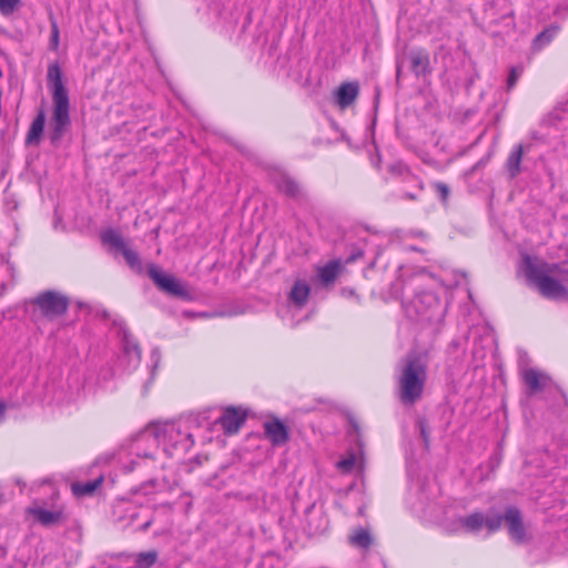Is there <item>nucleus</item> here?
I'll use <instances>...</instances> for the list:
<instances>
[{
    "mask_svg": "<svg viewBox=\"0 0 568 568\" xmlns=\"http://www.w3.org/2000/svg\"><path fill=\"white\" fill-rule=\"evenodd\" d=\"M47 80L53 101L49 140L52 146L58 148L63 135L71 128L69 91L63 83V74L58 61L49 64Z\"/></svg>",
    "mask_w": 568,
    "mask_h": 568,
    "instance_id": "obj_1",
    "label": "nucleus"
},
{
    "mask_svg": "<svg viewBox=\"0 0 568 568\" xmlns=\"http://www.w3.org/2000/svg\"><path fill=\"white\" fill-rule=\"evenodd\" d=\"M397 397L403 405L416 404L424 394L427 364L416 353H408L397 365Z\"/></svg>",
    "mask_w": 568,
    "mask_h": 568,
    "instance_id": "obj_2",
    "label": "nucleus"
},
{
    "mask_svg": "<svg viewBox=\"0 0 568 568\" xmlns=\"http://www.w3.org/2000/svg\"><path fill=\"white\" fill-rule=\"evenodd\" d=\"M403 310L406 317L424 327H430L434 333H439L447 305L432 291H419L410 300L403 301Z\"/></svg>",
    "mask_w": 568,
    "mask_h": 568,
    "instance_id": "obj_3",
    "label": "nucleus"
},
{
    "mask_svg": "<svg viewBox=\"0 0 568 568\" xmlns=\"http://www.w3.org/2000/svg\"><path fill=\"white\" fill-rule=\"evenodd\" d=\"M521 267L527 281L538 290L542 297L551 301L568 300V287L537 266V257L524 254Z\"/></svg>",
    "mask_w": 568,
    "mask_h": 568,
    "instance_id": "obj_4",
    "label": "nucleus"
},
{
    "mask_svg": "<svg viewBox=\"0 0 568 568\" xmlns=\"http://www.w3.org/2000/svg\"><path fill=\"white\" fill-rule=\"evenodd\" d=\"M27 304L31 307L33 317L54 321L67 314L70 298L59 291L45 290L31 297Z\"/></svg>",
    "mask_w": 568,
    "mask_h": 568,
    "instance_id": "obj_5",
    "label": "nucleus"
},
{
    "mask_svg": "<svg viewBox=\"0 0 568 568\" xmlns=\"http://www.w3.org/2000/svg\"><path fill=\"white\" fill-rule=\"evenodd\" d=\"M100 237L103 245H109L114 248L115 252L123 255L126 264L133 272L143 274L144 267L139 253L128 246L119 231L106 229L101 233Z\"/></svg>",
    "mask_w": 568,
    "mask_h": 568,
    "instance_id": "obj_6",
    "label": "nucleus"
},
{
    "mask_svg": "<svg viewBox=\"0 0 568 568\" xmlns=\"http://www.w3.org/2000/svg\"><path fill=\"white\" fill-rule=\"evenodd\" d=\"M499 517L500 527L505 523L508 536L516 545L529 544L532 540V535L524 523L523 513L517 506H507L504 513H499Z\"/></svg>",
    "mask_w": 568,
    "mask_h": 568,
    "instance_id": "obj_7",
    "label": "nucleus"
},
{
    "mask_svg": "<svg viewBox=\"0 0 568 568\" xmlns=\"http://www.w3.org/2000/svg\"><path fill=\"white\" fill-rule=\"evenodd\" d=\"M148 275L161 292L185 301L191 300V294L184 284L174 275L164 273L159 265L149 264Z\"/></svg>",
    "mask_w": 568,
    "mask_h": 568,
    "instance_id": "obj_8",
    "label": "nucleus"
},
{
    "mask_svg": "<svg viewBox=\"0 0 568 568\" xmlns=\"http://www.w3.org/2000/svg\"><path fill=\"white\" fill-rule=\"evenodd\" d=\"M499 513L495 508H490L485 515L481 511H474L459 519L462 528L469 534H478L483 527H486L489 534L500 529Z\"/></svg>",
    "mask_w": 568,
    "mask_h": 568,
    "instance_id": "obj_9",
    "label": "nucleus"
},
{
    "mask_svg": "<svg viewBox=\"0 0 568 568\" xmlns=\"http://www.w3.org/2000/svg\"><path fill=\"white\" fill-rule=\"evenodd\" d=\"M264 436L274 447H280L290 442L288 427L277 417L263 424Z\"/></svg>",
    "mask_w": 568,
    "mask_h": 568,
    "instance_id": "obj_10",
    "label": "nucleus"
},
{
    "mask_svg": "<svg viewBox=\"0 0 568 568\" xmlns=\"http://www.w3.org/2000/svg\"><path fill=\"white\" fill-rule=\"evenodd\" d=\"M276 189L290 199L297 202L306 200V194L301 184L286 173H281L274 179Z\"/></svg>",
    "mask_w": 568,
    "mask_h": 568,
    "instance_id": "obj_11",
    "label": "nucleus"
},
{
    "mask_svg": "<svg viewBox=\"0 0 568 568\" xmlns=\"http://www.w3.org/2000/svg\"><path fill=\"white\" fill-rule=\"evenodd\" d=\"M306 529L308 535H322L329 526V520L322 509H316L314 505L305 510Z\"/></svg>",
    "mask_w": 568,
    "mask_h": 568,
    "instance_id": "obj_12",
    "label": "nucleus"
},
{
    "mask_svg": "<svg viewBox=\"0 0 568 568\" xmlns=\"http://www.w3.org/2000/svg\"><path fill=\"white\" fill-rule=\"evenodd\" d=\"M163 433L164 439L172 443L174 449L187 452L194 445V439L191 433H182L175 425H170L163 430H158L155 436L159 437Z\"/></svg>",
    "mask_w": 568,
    "mask_h": 568,
    "instance_id": "obj_13",
    "label": "nucleus"
},
{
    "mask_svg": "<svg viewBox=\"0 0 568 568\" xmlns=\"http://www.w3.org/2000/svg\"><path fill=\"white\" fill-rule=\"evenodd\" d=\"M246 420V413L240 412L234 407H227L223 414L216 419L224 433L227 435H232L239 432L240 427Z\"/></svg>",
    "mask_w": 568,
    "mask_h": 568,
    "instance_id": "obj_14",
    "label": "nucleus"
},
{
    "mask_svg": "<svg viewBox=\"0 0 568 568\" xmlns=\"http://www.w3.org/2000/svg\"><path fill=\"white\" fill-rule=\"evenodd\" d=\"M409 70L417 77H425L430 73L429 54L425 49H412L407 53Z\"/></svg>",
    "mask_w": 568,
    "mask_h": 568,
    "instance_id": "obj_15",
    "label": "nucleus"
},
{
    "mask_svg": "<svg viewBox=\"0 0 568 568\" xmlns=\"http://www.w3.org/2000/svg\"><path fill=\"white\" fill-rule=\"evenodd\" d=\"M359 94V84L357 81L343 82L335 91V103L341 109L351 106Z\"/></svg>",
    "mask_w": 568,
    "mask_h": 568,
    "instance_id": "obj_16",
    "label": "nucleus"
},
{
    "mask_svg": "<svg viewBox=\"0 0 568 568\" xmlns=\"http://www.w3.org/2000/svg\"><path fill=\"white\" fill-rule=\"evenodd\" d=\"M45 124V112L43 109H40L31 122V125L28 130L26 143L29 145L39 144L41 141V136L43 134Z\"/></svg>",
    "mask_w": 568,
    "mask_h": 568,
    "instance_id": "obj_17",
    "label": "nucleus"
},
{
    "mask_svg": "<svg viewBox=\"0 0 568 568\" xmlns=\"http://www.w3.org/2000/svg\"><path fill=\"white\" fill-rule=\"evenodd\" d=\"M30 514L33 515L37 521L42 526L50 527L58 525L63 520V513L61 510H48L41 507L30 508Z\"/></svg>",
    "mask_w": 568,
    "mask_h": 568,
    "instance_id": "obj_18",
    "label": "nucleus"
},
{
    "mask_svg": "<svg viewBox=\"0 0 568 568\" xmlns=\"http://www.w3.org/2000/svg\"><path fill=\"white\" fill-rule=\"evenodd\" d=\"M348 544L355 548L368 550L374 544V538L368 528L357 527L348 536Z\"/></svg>",
    "mask_w": 568,
    "mask_h": 568,
    "instance_id": "obj_19",
    "label": "nucleus"
},
{
    "mask_svg": "<svg viewBox=\"0 0 568 568\" xmlns=\"http://www.w3.org/2000/svg\"><path fill=\"white\" fill-rule=\"evenodd\" d=\"M103 480L104 477L101 475L92 480L74 481L71 484V491L77 498L92 496Z\"/></svg>",
    "mask_w": 568,
    "mask_h": 568,
    "instance_id": "obj_20",
    "label": "nucleus"
},
{
    "mask_svg": "<svg viewBox=\"0 0 568 568\" xmlns=\"http://www.w3.org/2000/svg\"><path fill=\"white\" fill-rule=\"evenodd\" d=\"M311 287L310 285L302 280H297L290 293V300L298 307L304 306L310 296Z\"/></svg>",
    "mask_w": 568,
    "mask_h": 568,
    "instance_id": "obj_21",
    "label": "nucleus"
},
{
    "mask_svg": "<svg viewBox=\"0 0 568 568\" xmlns=\"http://www.w3.org/2000/svg\"><path fill=\"white\" fill-rule=\"evenodd\" d=\"M341 268V261L332 260L318 270V277L323 284L329 285L335 282Z\"/></svg>",
    "mask_w": 568,
    "mask_h": 568,
    "instance_id": "obj_22",
    "label": "nucleus"
},
{
    "mask_svg": "<svg viewBox=\"0 0 568 568\" xmlns=\"http://www.w3.org/2000/svg\"><path fill=\"white\" fill-rule=\"evenodd\" d=\"M120 329L122 333L123 352L126 355H134L136 362H140L141 349H140L138 342L133 338L132 334L129 332V329L125 326L120 325Z\"/></svg>",
    "mask_w": 568,
    "mask_h": 568,
    "instance_id": "obj_23",
    "label": "nucleus"
},
{
    "mask_svg": "<svg viewBox=\"0 0 568 568\" xmlns=\"http://www.w3.org/2000/svg\"><path fill=\"white\" fill-rule=\"evenodd\" d=\"M524 155V148L521 144L516 145L509 153L506 168L510 178H516L520 173V163Z\"/></svg>",
    "mask_w": 568,
    "mask_h": 568,
    "instance_id": "obj_24",
    "label": "nucleus"
},
{
    "mask_svg": "<svg viewBox=\"0 0 568 568\" xmlns=\"http://www.w3.org/2000/svg\"><path fill=\"white\" fill-rule=\"evenodd\" d=\"M537 266H540L544 272L547 274H556L558 275L562 281H568V262H560V263H547L545 261H538L537 260Z\"/></svg>",
    "mask_w": 568,
    "mask_h": 568,
    "instance_id": "obj_25",
    "label": "nucleus"
},
{
    "mask_svg": "<svg viewBox=\"0 0 568 568\" xmlns=\"http://www.w3.org/2000/svg\"><path fill=\"white\" fill-rule=\"evenodd\" d=\"M558 30L559 28L557 26L551 24L539 32L532 41L534 50H541L544 47L549 44L557 36Z\"/></svg>",
    "mask_w": 568,
    "mask_h": 568,
    "instance_id": "obj_26",
    "label": "nucleus"
},
{
    "mask_svg": "<svg viewBox=\"0 0 568 568\" xmlns=\"http://www.w3.org/2000/svg\"><path fill=\"white\" fill-rule=\"evenodd\" d=\"M135 568H152L158 560L159 554L156 550L142 551L132 554Z\"/></svg>",
    "mask_w": 568,
    "mask_h": 568,
    "instance_id": "obj_27",
    "label": "nucleus"
},
{
    "mask_svg": "<svg viewBox=\"0 0 568 568\" xmlns=\"http://www.w3.org/2000/svg\"><path fill=\"white\" fill-rule=\"evenodd\" d=\"M523 377L525 384L529 387L531 393L540 392L544 388L540 382V375L536 369L529 368L525 371Z\"/></svg>",
    "mask_w": 568,
    "mask_h": 568,
    "instance_id": "obj_28",
    "label": "nucleus"
},
{
    "mask_svg": "<svg viewBox=\"0 0 568 568\" xmlns=\"http://www.w3.org/2000/svg\"><path fill=\"white\" fill-rule=\"evenodd\" d=\"M21 0H0V12L3 16L13 13L19 7Z\"/></svg>",
    "mask_w": 568,
    "mask_h": 568,
    "instance_id": "obj_29",
    "label": "nucleus"
},
{
    "mask_svg": "<svg viewBox=\"0 0 568 568\" xmlns=\"http://www.w3.org/2000/svg\"><path fill=\"white\" fill-rule=\"evenodd\" d=\"M437 195L439 196L440 201L446 204L448 201V197L450 195V187L444 183V182H435L433 184Z\"/></svg>",
    "mask_w": 568,
    "mask_h": 568,
    "instance_id": "obj_30",
    "label": "nucleus"
},
{
    "mask_svg": "<svg viewBox=\"0 0 568 568\" xmlns=\"http://www.w3.org/2000/svg\"><path fill=\"white\" fill-rule=\"evenodd\" d=\"M417 427L419 429V434H420V437L423 438L425 447L428 448L430 435H429V430H428L427 420L425 418H419L417 420Z\"/></svg>",
    "mask_w": 568,
    "mask_h": 568,
    "instance_id": "obj_31",
    "label": "nucleus"
},
{
    "mask_svg": "<svg viewBox=\"0 0 568 568\" xmlns=\"http://www.w3.org/2000/svg\"><path fill=\"white\" fill-rule=\"evenodd\" d=\"M364 256V250L352 245L349 247V254L345 257L344 263L349 264Z\"/></svg>",
    "mask_w": 568,
    "mask_h": 568,
    "instance_id": "obj_32",
    "label": "nucleus"
},
{
    "mask_svg": "<svg viewBox=\"0 0 568 568\" xmlns=\"http://www.w3.org/2000/svg\"><path fill=\"white\" fill-rule=\"evenodd\" d=\"M521 72H523L521 68L513 67L510 69V72H509V75H508V79H507V89L508 90H510V89H513L515 87V84L517 83Z\"/></svg>",
    "mask_w": 568,
    "mask_h": 568,
    "instance_id": "obj_33",
    "label": "nucleus"
},
{
    "mask_svg": "<svg viewBox=\"0 0 568 568\" xmlns=\"http://www.w3.org/2000/svg\"><path fill=\"white\" fill-rule=\"evenodd\" d=\"M155 485H156V480L150 479V480L143 483L140 487L134 488L133 493L149 495L153 491Z\"/></svg>",
    "mask_w": 568,
    "mask_h": 568,
    "instance_id": "obj_34",
    "label": "nucleus"
},
{
    "mask_svg": "<svg viewBox=\"0 0 568 568\" xmlns=\"http://www.w3.org/2000/svg\"><path fill=\"white\" fill-rule=\"evenodd\" d=\"M355 465V456L351 455L347 458H344L337 463L338 469H341L343 473H349Z\"/></svg>",
    "mask_w": 568,
    "mask_h": 568,
    "instance_id": "obj_35",
    "label": "nucleus"
},
{
    "mask_svg": "<svg viewBox=\"0 0 568 568\" xmlns=\"http://www.w3.org/2000/svg\"><path fill=\"white\" fill-rule=\"evenodd\" d=\"M388 172L393 175H404L405 173H409L408 168L404 165L402 162L393 163L388 166Z\"/></svg>",
    "mask_w": 568,
    "mask_h": 568,
    "instance_id": "obj_36",
    "label": "nucleus"
},
{
    "mask_svg": "<svg viewBox=\"0 0 568 568\" xmlns=\"http://www.w3.org/2000/svg\"><path fill=\"white\" fill-rule=\"evenodd\" d=\"M59 45V28L55 22L52 23L50 47L55 50Z\"/></svg>",
    "mask_w": 568,
    "mask_h": 568,
    "instance_id": "obj_37",
    "label": "nucleus"
},
{
    "mask_svg": "<svg viewBox=\"0 0 568 568\" xmlns=\"http://www.w3.org/2000/svg\"><path fill=\"white\" fill-rule=\"evenodd\" d=\"M462 344H460V341L459 339H453L449 344H448V351L450 353H455L457 352L459 348H460Z\"/></svg>",
    "mask_w": 568,
    "mask_h": 568,
    "instance_id": "obj_38",
    "label": "nucleus"
},
{
    "mask_svg": "<svg viewBox=\"0 0 568 568\" xmlns=\"http://www.w3.org/2000/svg\"><path fill=\"white\" fill-rule=\"evenodd\" d=\"M402 199L409 200V201H416L418 200V194L413 192H404L402 195Z\"/></svg>",
    "mask_w": 568,
    "mask_h": 568,
    "instance_id": "obj_39",
    "label": "nucleus"
},
{
    "mask_svg": "<svg viewBox=\"0 0 568 568\" xmlns=\"http://www.w3.org/2000/svg\"><path fill=\"white\" fill-rule=\"evenodd\" d=\"M402 68H403V61L397 60V64H396V74H397V78H399V75H400V73H402Z\"/></svg>",
    "mask_w": 568,
    "mask_h": 568,
    "instance_id": "obj_40",
    "label": "nucleus"
},
{
    "mask_svg": "<svg viewBox=\"0 0 568 568\" xmlns=\"http://www.w3.org/2000/svg\"><path fill=\"white\" fill-rule=\"evenodd\" d=\"M4 412H6V405L3 403H0V418L3 417Z\"/></svg>",
    "mask_w": 568,
    "mask_h": 568,
    "instance_id": "obj_41",
    "label": "nucleus"
},
{
    "mask_svg": "<svg viewBox=\"0 0 568 568\" xmlns=\"http://www.w3.org/2000/svg\"><path fill=\"white\" fill-rule=\"evenodd\" d=\"M102 318H108L110 316L109 312L108 311H102L100 314H99Z\"/></svg>",
    "mask_w": 568,
    "mask_h": 568,
    "instance_id": "obj_42",
    "label": "nucleus"
},
{
    "mask_svg": "<svg viewBox=\"0 0 568 568\" xmlns=\"http://www.w3.org/2000/svg\"><path fill=\"white\" fill-rule=\"evenodd\" d=\"M236 314H237L236 312H229V313H224V312H223V313H219V315H222V316H224V315L232 316V315H236Z\"/></svg>",
    "mask_w": 568,
    "mask_h": 568,
    "instance_id": "obj_43",
    "label": "nucleus"
},
{
    "mask_svg": "<svg viewBox=\"0 0 568 568\" xmlns=\"http://www.w3.org/2000/svg\"><path fill=\"white\" fill-rule=\"evenodd\" d=\"M353 426H354L355 430L358 429V425L355 422H353Z\"/></svg>",
    "mask_w": 568,
    "mask_h": 568,
    "instance_id": "obj_44",
    "label": "nucleus"
},
{
    "mask_svg": "<svg viewBox=\"0 0 568 568\" xmlns=\"http://www.w3.org/2000/svg\"><path fill=\"white\" fill-rule=\"evenodd\" d=\"M418 189H419L420 191L423 190V183H422V182H419V183H418Z\"/></svg>",
    "mask_w": 568,
    "mask_h": 568,
    "instance_id": "obj_45",
    "label": "nucleus"
},
{
    "mask_svg": "<svg viewBox=\"0 0 568 568\" xmlns=\"http://www.w3.org/2000/svg\"><path fill=\"white\" fill-rule=\"evenodd\" d=\"M149 525H150V523H145V525H144V529H145V528H148V527H149Z\"/></svg>",
    "mask_w": 568,
    "mask_h": 568,
    "instance_id": "obj_46",
    "label": "nucleus"
},
{
    "mask_svg": "<svg viewBox=\"0 0 568 568\" xmlns=\"http://www.w3.org/2000/svg\"><path fill=\"white\" fill-rule=\"evenodd\" d=\"M2 499V495L0 494V500Z\"/></svg>",
    "mask_w": 568,
    "mask_h": 568,
    "instance_id": "obj_47",
    "label": "nucleus"
}]
</instances>
